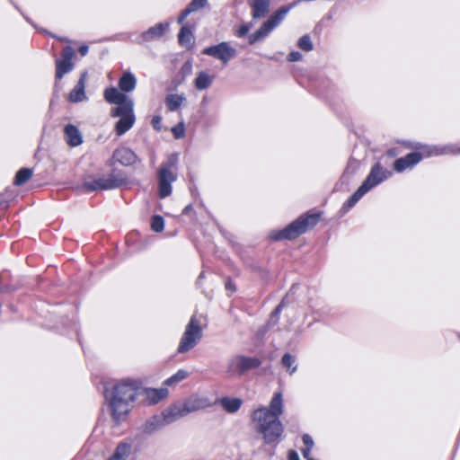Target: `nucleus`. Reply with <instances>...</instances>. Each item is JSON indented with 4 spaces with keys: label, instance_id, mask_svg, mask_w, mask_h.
<instances>
[{
    "label": "nucleus",
    "instance_id": "obj_23",
    "mask_svg": "<svg viewBox=\"0 0 460 460\" xmlns=\"http://www.w3.org/2000/svg\"><path fill=\"white\" fill-rule=\"evenodd\" d=\"M215 76L205 71L199 72L194 80V85L198 90H206L211 86Z\"/></svg>",
    "mask_w": 460,
    "mask_h": 460
},
{
    "label": "nucleus",
    "instance_id": "obj_47",
    "mask_svg": "<svg viewBox=\"0 0 460 460\" xmlns=\"http://www.w3.org/2000/svg\"><path fill=\"white\" fill-rule=\"evenodd\" d=\"M107 460H119V459L115 458V456L112 455V456H111L109 459H107Z\"/></svg>",
    "mask_w": 460,
    "mask_h": 460
},
{
    "label": "nucleus",
    "instance_id": "obj_6",
    "mask_svg": "<svg viewBox=\"0 0 460 460\" xmlns=\"http://www.w3.org/2000/svg\"><path fill=\"white\" fill-rule=\"evenodd\" d=\"M319 221V214L314 213L299 217L292 222L284 230L276 233L272 238L275 240L294 239L308 229L314 227Z\"/></svg>",
    "mask_w": 460,
    "mask_h": 460
},
{
    "label": "nucleus",
    "instance_id": "obj_4",
    "mask_svg": "<svg viewBox=\"0 0 460 460\" xmlns=\"http://www.w3.org/2000/svg\"><path fill=\"white\" fill-rule=\"evenodd\" d=\"M416 148L422 149L421 153H411L404 157L397 159L394 162V167L396 172H402L404 170L414 166L423 157L455 153V150L452 148V146H416Z\"/></svg>",
    "mask_w": 460,
    "mask_h": 460
},
{
    "label": "nucleus",
    "instance_id": "obj_24",
    "mask_svg": "<svg viewBox=\"0 0 460 460\" xmlns=\"http://www.w3.org/2000/svg\"><path fill=\"white\" fill-rule=\"evenodd\" d=\"M137 79L130 72H126L119 81V87L123 92H132L136 88Z\"/></svg>",
    "mask_w": 460,
    "mask_h": 460
},
{
    "label": "nucleus",
    "instance_id": "obj_48",
    "mask_svg": "<svg viewBox=\"0 0 460 460\" xmlns=\"http://www.w3.org/2000/svg\"><path fill=\"white\" fill-rule=\"evenodd\" d=\"M226 288H232V286H230V284H227Z\"/></svg>",
    "mask_w": 460,
    "mask_h": 460
},
{
    "label": "nucleus",
    "instance_id": "obj_43",
    "mask_svg": "<svg viewBox=\"0 0 460 460\" xmlns=\"http://www.w3.org/2000/svg\"><path fill=\"white\" fill-rule=\"evenodd\" d=\"M310 452H311V449L306 448V447H305V448L302 450V455H303V456H304L306 460L314 459L313 457H311V456H310Z\"/></svg>",
    "mask_w": 460,
    "mask_h": 460
},
{
    "label": "nucleus",
    "instance_id": "obj_46",
    "mask_svg": "<svg viewBox=\"0 0 460 460\" xmlns=\"http://www.w3.org/2000/svg\"><path fill=\"white\" fill-rule=\"evenodd\" d=\"M190 208V206H187L185 208H184V213H187V211H189V209Z\"/></svg>",
    "mask_w": 460,
    "mask_h": 460
},
{
    "label": "nucleus",
    "instance_id": "obj_34",
    "mask_svg": "<svg viewBox=\"0 0 460 460\" xmlns=\"http://www.w3.org/2000/svg\"><path fill=\"white\" fill-rule=\"evenodd\" d=\"M298 47L305 50V51H311L313 50V43L311 41V39L309 36L307 35H304L302 36L299 40H298V43H297Z\"/></svg>",
    "mask_w": 460,
    "mask_h": 460
},
{
    "label": "nucleus",
    "instance_id": "obj_8",
    "mask_svg": "<svg viewBox=\"0 0 460 460\" xmlns=\"http://www.w3.org/2000/svg\"><path fill=\"white\" fill-rule=\"evenodd\" d=\"M125 182L126 179L121 173L113 172L106 176L85 180L82 185V189L87 192L100 190H111L118 188Z\"/></svg>",
    "mask_w": 460,
    "mask_h": 460
},
{
    "label": "nucleus",
    "instance_id": "obj_33",
    "mask_svg": "<svg viewBox=\"0 0 460 460\" xmlns=\"http://www.w3.org/2000/svg\"><path fill=\"white\" fill-rule=\"evenodd\" d=\"M187 376H188V373L185 370L181 369L176 374H174L171 377L167 378L164 382V385H167V386L175 385V384L184 380Z\"/></svg>",
    "mask_w": 460,
    "mask_h": 460
},
{
    "label": "nucleus",
    "instance_id": "obj_51",
    "mask_svg": "<svg viewBox=\"0 0 460 460\" xmlns=\"http://www.w3.org/2000/svg\"><path fill=\"white\" fill-rule=\"evenodd\" d=\"M59 40H64V41H67V40H65V39H63V38H60Z\"/></svg>",
    "mask_w": 460,
    "mask_h": 460
},
{
    "label": "nucleus",
    "instance_id": "obj_44",
    "mask_svg": "<svg viewBox=\"0 0 460 460\" xmlns=\"http://www.w3.org/2000/svg\"><path fill=\"white\" fill-rule=\"evenodd\" d=\"M88 49H89L88 46L83 45L80 47L79 52L82 56H85L88 53Z\"/></svg>",
    "mask_w": 460,
    "mask_h": 460
},
{
    "label": "nucleus",
    "instance_id": "obj_12",
    "mask_svg": "<svg viewBox=\"0 0 460 460\" xmlns=\"http://www.w3.org/2000/svg\"><path fill=\"white\" fill-rule=\"evenodd\" d=\"M202 53L211 56L224 64H227L236 55V49L230 46L228 42H221L217 45L210 46L202 50Z\"/></svg>",
    "mask_w": 460,
    "mask_h": 460
},
{
    "label": "nucleus",
    "instance_id": "obj_1",
    "mask_svg": "<svg viewBox=\"0 0 460 460\" xmlns=\"http://www.w3.org/2000/svg\"><path fill=\"white\" fill-rule=\"evenodd\" d=\"M283 413V396L280 392L274 394L268 407H261L252 413L254 428L265 444L277 443L280 439L284 427L279 420Z\"/></svg>",
    "mask_w": 460,
    "mask_h": 460
},
{
    "label": "nucleus",
    "instance_id": "obj_7",
    "mask_svg": "<svg viewBox=\"0 0 460 460\" xmlns=\"http://www.w3.org/2000/svg\"><path fill=\"white\" fill-rule=\"evenodd\" d=\"M261 361L256 357L235 355L226 364V373L230 377H240L246 372L257 368Z\"/></svg>",
    "mask_w": 460,
    "mask_h": 460
},
{
    "label": "nucleus",
    "instance_id": "obj_38",
    "mask_svg": "<svg viewBox=\"0 0 460 460\" xmlns=\"http://www.w3.org/2000/svg\"><path fill=\"white\" fill-rule=\"evenodd\" d=\"M161 123H162V118L161 116L159 115H155L153 118H152V120H151V124L153 126V128L157 130V131H160L161 130Z\"/></svg>",
    "mask_w": 460,
    "mask_h": 460
},
{
    "label": "nucleus",
    "instance_id": "obj_21",
    "mask_svg": "<svg viewBox=\"0 0 460 460\" xmlns=\"http://www.w3.org/2000/svg\"><path fill=\"white\" fill-rule=\"evenodd\" d=\"M252 9V18L260 19L264 17L270 10V0H249Z\"/></svg>",
    "mask_w": 460,
    "mask_h": 460
},
{
    "label": "nucleus",
    "instance_id": "obj_32",
    "mask_svg": "<svg viewBox=\"0 0 460 460\" xmlns=\"http://www.w3.org/2000/svg\"><path fill=\"white\" fill-rule=\"evenodd\" d=\"M32 176V171L28 168H22L18 171L14 179L15 185H22L29 181Z\"/></svg>",
    "mask_w": 460,
    "mask_h": 460
},
{
    "label": "nucleus",
    "instance_id": "obj_18",
    "mask_svg": "<svg viewBox=\"0 0 460 460\" xmlns=\"http://www.w3.org/2000/svg\"><path fill=\"white\" fill-rule=\"evenodd\" d=\"M140 394H143L150 404H155L168 396L167 388H140Z\"/></svg>",
    "mask_w": 460,
    "mask_h": 460
},
{
    "label": "nucleus",
    "instance_id": "obj_36",
    "mask_svg": "<svg viewBox=\"0 0 460 460\" xmlns=\"http://www.w3.org/2000/svg\"><path fill=\"white\" fill-rule=\"evenodd\" d=\"M172 132L175 138L179 139L184 137L185 135V127L183 122L178 123L175 127L172 128Z\"/></svg>",
    "mask_w": 460,
    "mask_h": 460
},
{
    "label": "nucleus",
    "instance_id": "obj_17",
    "mask_svg": "<svg viewBox=\"0 0 460 460\" xmlns=\"http://www.w3.org/2000/svg\"><path fill=\"white\" fill-rule=\"evenodd\" d=\"M162 414L167 425L187 416L181 402H177L168 407L162 412Z\"/></svg>",
    "mask_w": 460,
    "mask_h": 460
},
{
    "label": "nucleus",
    "instance_id": "obj_22",
    "mask_svg": "<svg viewBox=\"0 0 460 460\" xmlns=\"http://www.w3.org/2000/svg\"><path fill=\"white\" fill-rule=\"evenodd\" d=\"M168 27L169 23L160 22L155 24L142 34L143 40L147 41L160 38L165 32Z\"/></svg>",
    "mask_w": 460,
    "mask_h": 460
},
{
    "label": "nucleus",
    "instance_id": "obj_5",
    "mask_svg": "<svg viewBox=\"0 0 460 460\" xmlns=\"http://www.w3.org/2000/svg\"><path fill=\"white\" fill-rule=\"evenodd\" d=\"M177 155H171L158 170L159 197L162 199L172 193L171 184L177 178Z\"/></svg>",
    "mask_w": 460,
    "mask_h": 460
},
{
    "label": "nucleus",
    "instance_id": "obj_9",
    "mask_svg": "<svg viewBox=\"0 0 460 460\" xmlns=\"http://www.w3.org/2000/svg\"><path fill=\"white\" fill-rule=\"evenodd\" d=\"M202 337V329L199 321L192 316L186 325L178 346L179 353H185L193 349Z\"/></svg>",
    "mask_w": 460,
    "mask_h": 460
},
{
    "label": "nucleus",
    "instance_id": "obj_14",
    "mask_svg": "<svg viewBox=\"0 0 460 460\" xmlns=\"http://www.w3.org/2000/svg\"><path fill=\"white\" fill-rule=\"evenodd\" d=\"M64 137L66 144L71 146H78L83 143V135L77 127L68 124L64 128Z\"/></svg>",
    "mask_w": 460,
    "mask_h": 460
},
{
    "label": "nucleus",
    "instance_id": "obj_50",
    "mask_svg": "<svg viewBox=\"0 0 460 460\" xmlns=\"http://www.w3.org/2000/svg\"><path fill=\"white\" fill-rule=\"evenodd\" d=\"M203 278V273H201L199 277V279H202Z\"/></svg>",
    "mask_w": 460,
    "mask_h": 460
},
{
    "label": "nucleus",
    "instance_id": "obj_25",
    "mask_svg": "<svg viewBox=\"0 0 460 460\" xmlns=\"http://www.w3.org/2000/svg\"><path fill=\"white\" fill-rule=\"evenodd\" d=\"M208 0H192L190 4L181 12V15L178 18V22L181 23L186 19V17L193 13L196 12L202 7H204L207 4Z\"/></svg>",
    "mask_w": 460,
    "mask_h": 460
},
{
    "label": "nucleus",
    "instance_id": "obj_41",
    "mask_svg": "<svg viewBox=\"0 0 460 460\" xmlns=\"http://www.w3.org/2000/svg\"><path fill=\"white\" fill-rule=\"evenodd\" d=\"M249 31H250V26L248 24H243L238 29L236 35L238 37H244L248 33Z\"/></svg>",
    "mask_w": 460,
    "mask_h": 460
},
{
    "label": "nucleus",
    "instance_id": "obj_30",
    "mask_svg": "<svg viewBox=\"0 0 460 460\" xmlns=\"http://www.w3.org/2000/svg\"><path fill=\"white\" fill-rule=\"evenodd\" d=\"M131 451V447L128 443H119L113 453L115 458L119 460H127Z\"/></svg>",
    "mask_w": 460,
    "mask_h": 460
},
{
    "label": "nucleus",
    "instance_id": "obj_15",
    "mask_svg": "<svg viewBox=\"0 0 460 460\" xmlns=\"http://www.w3.org/2000/svg\"><path fill=\"white\" fill-rule=\"evenodd\" d=\"M87 73H82L80 79L78 80L75 88L70 92L68 99L71 102H80L86 100L85 94V82H86Z\"/></svg>",
    "mask_w": 460,
    "mask_h": 460
},
{
    "label": "nucleus",
    "instance_id": "obj_16",
    "mask_svg": "<svg viewBox=\"0 0 460 460\" xmlns=\"http://www.w3.org/2000/svg\"><path fill=\"white\" fill-rule=\"evenodd\" d=\"M113 158L122 165L128 166L137 162L136 154L128 147H119L115 150Z\"/></svg>",
    "mask_w": 460,
    "mask_h": 460
},
{
    "label": "nucleus",
    "instance_id": "obj_45",
    "mask_svg": "<svg viewBox=\"0 0 460 460\" xmlns=\"http://www.w3.org/2000/svg\"><path fill=\"white\" fill-rule=\"evenodd\" d=\"M280 307H281V305H279L275 309V311H274V313H273V314H278L279 313V311H280Z\"/></svg>",
    "mask_w": 460,
    "mask_h": 460
},
{
    "label": "nucleus",
    "instance_id": "obj_39",
    "mask_svg": "<svg viewBox=\"0 0 460 460\" xmlns=\"http://www.w3.org/2000/svg\"><path fill=\"white\" fill-rule=\"evenodd\" d=\"M302 54L298 51H292L288 56V60L289 62H296L302 59Z\"/></svg>",
    "mask_w": 460,
    "mask_h": 460
},
{
    "label": "nucleus",
    "instance_id": "obj_20",
    "mask_svg": "<svg viewBox=\"0 0 460 460\" xmlns=\"http://www.w3.org/2000/svg\"><path fill=\"white\" fill-rule=\"evenodd\" d=\"M166 425L167 424L164 420L163 414L154 415L145 422V424L142 427V429L145 433L152 434L163 429Z\"/></svg>",
    "mask_w": 460,
    "mask_h": 460
},
{
    "label": "nucleus",
    "instance_id": "obj_40",
    "mask_svg": "<svg viewBox=\"0 0 460 460\" xmlns=\"http://www.w3.org/2000/svg\"><path fill=\"white\" fill-rule=\"evenodd\" d=\"M302 438L306 448L312 449L314 447V443L310 435L305 434Z\"/></svg>",
    "mask_w": 460,
    "mask_h": 460
},
{
    "label": "nucleus",
    "instance_id": "obj_29",
    "mask_svg": "<svg viewBox=\"0 0 460 460\" xmlns=\"http://www.w3.org/2000/svg\"><path fill=\"white\" fill-rule=\"evenodd\" d=\"M281 364L284 367H286L289 375H293L297 369L296 358L289 353H286L283 355L281 358Z\"/></svg>",
    "mask_w": 460,
    "mask_h": 460
},
{
    "label": "nucleus",
    "instance_id": "obj_37",
    "mask_svg": "<svg viewBox=\"0 0 460 460\" xmlns=\"http://www.w3.org/2000/svg\"><path fill=\"white\" fill-rule=\"evenodd\" d=\"M74 56H75V51H74L73 48L70 46H66L61 53V58L66 59V60L72 61V58H74Z\"/></svg>",
    "mask_w": 460,
    "mask_h": 460
},
{
    "label": "nucleus",
    "instance_id": "obj_26",
    "mask_svg": "<svg viewBox=\"0 0 460 460\" xmlns=\"http://www.w3.org/2000/svg\"><path fill=\"white\" fill-rule=\"evenodd\" d=\"M186 98L183 94H169L165 98V104L170 111H175L185 102Z\"/></svg>",
    "mask_w": 460,
    "mask_h": 460
},
{
    "label": "nucleus",
    "instance_id": "obj_42",
    "mask_svg": "<svg viewBox=\"0 0 460 460\" xmlns=\"http://www.w3.org/2000/svg\"><path fill=\"white\" fill-rule=\"evenodd\" d=\"M288 460H300V458L295 450L290 449L288 452Z\"/></svg>",
    "mask_w": 460,
    "mask_h": 460
},
{
    "label": "nucleus",
    "instance_id": "obj_13",
    "mask_svg": "<svg viewBox=\"0 0 460 460\" xmlns=\"http://www.w3.org/2000/svg\"><path fill=\"white\" fill-rule=\"evenodd\" d=\"M186 415L205 409L209 405V402L206 398L199 397L197 395L190 396L184 402H181Z\"/></svg>",
    "mask_w": 460,
    "mask_h": 460
},
{
    "label": "nucleus",
    "instance_id": "obj_27",
    "mask_svg": "<svg viewBox=\"0 0 460 460\" xmlns=\"http://www.w3.org/2000/svg\"><path fill=\"white\" fill-rule=\"evenodd\" d=\"M220 404L227 412L234 413L242 406L243 401L239 398L224 397L220 400Z\"/></svg>",
    "mask_w": 460,
    "mask_h": 460
},
{
    "label": "nucleus",
    "instance_id": "obj_31",
    "mask_svg": "<svg viewBox=\"0 0 460 460\" xmlns=\"http://www.w3.org/2000/svg\"><path fill=\"white\" fill-rule=\"evenodd\" d=\"M179 42L182 46H190L192 43L193 35L191 31L187 26H182L179 35Z\"/></svg>",
    "mask_w": 460,
    "mask_h": 460
},
{
    "label": "nucleus",
    "instance_id": "obj_35",
    "mask_svg": "<svg viewBox=\"0 0 460 460\" xmlns=\"http://www.w3.org/2000/svg\"><path fill=\"white\" fill-rule=\"evenodd\" d=\"M151 227L155 232H162L164 227V222L162 217L155 216L152 218Z\"/></svg>",
    "mask_w": 460,
    "mask_h": 460
},
{
    "label": "nucleus",
    "instance_id": "obj_10",
    "mask_svg": "<svg viewBox=\"0 0 460 460\" xmlns=\"http://www.w3.org/2000/svg\"><path fill=\"white\" fill-rule=\"evenodd\" d=\"M113 117H119L115 130L118 136L125 134L135 123V115L133 112V102H128L122 106H117L111 110Z\"/></svg>",
    "mask_w": 460,
    "mask_h": 460
},
{
    "label": "nucleus",
    "instance_id": "obj_2",
    "mask_svg": "<svg viewBox=\"0 0 460 460\" xmlns=\"http://www.w3.org/2000/svg\"><path fill=\"white\" fill-rule=\"evenodd\" d=\"M140 394V383L136 380L125 379L118 383L108 395L113 420L123 422L131 409V403Z\"/></svg>",
    "mask_w": 460,
    "mask_h": 460
},
{
    "label": "nucleus",
    "instance_id": "obj_28",
    "mask_svg": "<svg viewBox=\"0 0 460 460\" xmlns=\"http://www.w3.org/2000/svg\"><path fill=\"white\" fill-rule=\"evenodd\" d=\"M56 65H57L56 77L58 79H61L64 76V75L70 72L74 67L72 61L62 59V58L58 59L56 62Z\"/></svg>",
    "mask_w": 460,
    "mask_h": 460
},
{
    "label": "nucleus",
    "instance_id": "obj_11",
    "mask_svg": "<svg viewBox=\"0 0 460 460\" xmlns=\"http://www.w3.org/2000/svg\"><path fill=\"white\" fill-rule=\"evenodd\" d=\"M289 12L288 7H281L272 14L263 24L249 38L250 44H253L266 37L275 27H277Z\"/></svg>",
    "mask_w": 460,
    "mask_h": 460
},
{
    "label": "nucleus",
    "instance_id": "obj_19",
    "mask_svg": "<svg viewBox=\"0 0 460 460\" xmlns=\"http://www.w3.org/2000/svg\"><path fill=\"white\" fill-rule=\"evenodd\" d=\"M104 98L108 102L118 104V106H122L128 102H133L114 87L107 88L104 91Z\"/></svg>",
    "mask_w": 460,
    "mask_h": 460
},
{
    "label": "nucleus",
    "instance_id": "obj_3",
    "mask_svg": "<svg viewBox=\"0 0 460 460\" xmlns=\"http://www.w3.org/2000/svg\"><path fill=\"white\" fill-rule=\"evenodd\" d=\"M392 175V172L384 169L380 164H375L361 186L351 195L343 205L342 209L348 211L351 208L367 191L378 185Z\"/></svg>",
    "mask_w": 460,
    "mask_h": 460
},
{
    "label": "nucleus",
    "instance_id": "obj_49",
    "mask_svg": "<svg viewBox=\"0 0 460 460\" xmlns=\"http://www.w3.org/2000/svg\"><path fill=\"white\" fill-rule=\"evenodd\" d=\"M226 288H232V286H230V284H227Z\"/></svg>",
    "mask_w": 460,
    "mask_h": 460
}]
</instances>
